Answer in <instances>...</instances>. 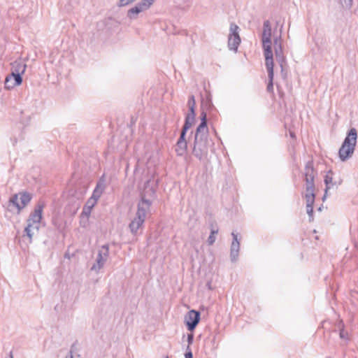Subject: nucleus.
<instances>
[{
    "instance_id": "nucleus-1",
    "label": "nucleus",
    "mask_w": 358,
    "mask_h": 358,
    "mask_svg": "<svg viewBox=\"0 0 358 358\" xmlns=\"http://www.w3.org/2000/svg\"><path fill=\"white\" fill-rule=\"evenodd\" d=\"M208 131L196 130L192 147V155L201 161L207 157L208 152Z\"/></svg>"
},
{
    "instance_id": "nucleus-2",
    "label": "nucleus",
    "mask_w": 358,
    "mask_h": 358,
    "mask_svg": "<svg viewBox=\"0 0 358 358\" xmlns=\"http://www.w3.org/2000/svg\"><path fill=\"white\" fill-rule=\"evenodd\" d=\"M357 138V132L355 128H351L347 134L338 151V155L342 162L349 159L353 154Z\"/></svg>"
},
{
    "instance_id": "nucleus-3",
    "label": "nucleus",
    "mask_w": 358,
    "mask_h": 358,
    "mask_svg": "<svg viewBox=\"0 0 358 358\" xmlns=\"http://www.w3.org/2000/svg\"><path fill=\"white\" fill-rule=\"evenodd\" d=\"M44 206L45 205L43 202H38L35 207L34 212L29 215V217L27 220V225L24 228V232L29 237L30 241L34 235L32 230L36 229L38 231L39 229V224L42 219V212Z\"/></svg>"
},
{
    "instance_id": "nucleus-4",
    "label": "nucleus",
    "mask_w": 358,
    "mask_h": 358,
    "mask_svg": "<svg viewBox=\"0 0 358 358\" xmlns=\"http://www.w3.org/2000/svg\"><path fill=\"white\" fill-rule=\"evenodd\" d=\"M31 199L32 194L26 191L14 194L9 199L8 204V210L12 211L13 209H16L17 213L19 214L21 210L30 203Z\"/></svg>"
},
{
    "instance_id": "nucleus-5",
    "label": "nucleus",
    "mask_w": 358,
    "mask_h": 358,
    "mask_svg": "<svg viewBox=\"0 0 358 358\" xmlns=\"http://www.w3.org/2000/svg\"><path fill=\"white\" fill-rule=\"evenodd\" d=\"M262 41L263 43L265 60L273 59V55L271 47V27L268 20H265L264 22Z\"/></svg>"
},
{
    "instance_id": "nucleus-6",
    "label": "nucleus",
    "mask_w": 358,
    "mask_h": 358,
    "mask_svg": "<svg viewBox=\"0 0 358 358\" xmlns=\"http://www.w3.org/2000/svg\"><path fill=\"white\" fill-rule=\"evenodd\" d=\"M106 187V180L104 175L102 176L98 180L95 189L93 191L92 196L87 200L86 206L92 208L96 201L102 195Z\"/></svg>"
},
{
    "instance_id": "nucleus-7",
    "label": "nucleus",
    "mask_w": 358,
    "mask_h": 358,
    "mask_svg": "<svg viewBox=\"0 0 358 358\" xmlns=\"http://www.w3.org/2000/svg\"><path fill=\"white\" fill-rule=\"evenodd\" d=\"M239 27L237 24L232 22L230 24L229 34L228 36V47L229 50L237 51L238 47L241 43V37L238 33Z\"/></svg>"
},
{
    "instance_id": "nucleus-8",
    "label": "nucleus",
    "mask_w": 358,
    "mask_h": 358,
    "mask_svg": "<svg viewBox=\"0 0 358 358\" xmlns=\"http://www.w3.org/2000/svg\"><path fill=\"white\" fill-rule=\"evenodd\" d=\"M108 245H103L99 250L96 263L92 266L91 270L99 271L105 264L108 257Z\"/></svg>"
},
{
    "instance_id": "nucleus-9",
    "label": "nucleus",
    "mask_w": 358,
    "mask_h": 358,
    "mask_svg": "<svg viewBox=\"0 0 358 358\" xmlns=\"http://www.w3.org/2000/svg\"><path fill=\"white\" fill-rule=\"evenodd\" d=\"M199 321L200 313L197 310H191L185 316V324L187 329L190 331H192L195 329Z\"/></svg>"
},
{
    "instance_id": "nucleus-10",
    "label": "nucleus",
    "mask_w": 358,
    "mask_h": 358,
    "mask_svg": "<svg viewBox=\"0 0 358 358\" xmlns=\"http://www.w3.org/2000/svg\"><path fill=\"white\" fill-rule=\"evenodd\" d=\"M22 83V75L19 74V73L11 72V73L6 78L4 83L5 88L10 90L15 86L20 85Z\"/></svg>"
},
{
    "instance_id": "nucleus-11",
    "label": "nucleus",
    "mask_w": 358,
    "mask_h": 358,
    "mask_svg": "<svg viewBox=\"0 0 358 358\" xmlns=\"http://www.w3.org/2000/svg\"><path fill=\"white\" fill-rule=\"evenodd\" d=\"M152 203V201L150 199L141 198L137 205V212L136 215H141V217L145 218L147 214L150 212Z\"/></svg>"
},
{
    "instance_id": "nucleus-12",
    "label": "nucleus",
    "mask_w": 358,
    "mask_h": 358,
    "mask_svg": "<svg viewBox=\"0 0 358 358\" xmlns=\"http://www.w3.org/2000/svg\"><path fill=\"white\" fill-rule=\"evenodd\" d=\"M280 40V37L274 38L273 45L276 61L280 64V66H282L285 65V57L283 55L282 46Z\"/></svg>"
},
{
    "instance_id": "nucleus-13",
    "label": "nucleus",
    "mask_w": 358,
    "mask_h": 358,
    "mask_svg": "<svg viewBox=\"0 0 358 358\" xmlns=\"http://www.w3.org/2000/svg\"><path fill=\"white\" fill-rule=\"evenodd\" d=\"M265 65L268 71V83L266 87V90L268 92H273V59L265 60Z\"/></svg>"
},
{
    "instance_id": "nucleus-14",
    "label": "nucleus",
    "mask_w": 358,
    "mask_h": 358,
    "mask_svg": "<svg viewBox=\"0 0 358 358\" xmlns=\"http://www.w3.org/2000/svg\"><path fill=\"white\" fill-rule=\"evenodd\" d=\"M145 218L141 217V215H136L130 222L129 227L130 229L131 232L133 234H136L137 231L141 228L143 224L145 222Z\"/></svg>"
},
{
    "instance_id": "nucleus-15",
    "label": "nucleus",
    "mask_w": 358,
    "mask_h": 358,
    "mask_svg": "<svg viewBox=\"0 0 358 358\" xmlns=\"http://www.w3.org/2000/svg\"><path fill=\"white\" fill-rule=\"evenodd\" d=\"M155 194V189L151 185V180H148L144 184V189L141 192V199H150Z\"/></svg>"
},
{
    "instance_id": "nucleus-16",
    "label": "nucleus",
    "mask_w": 358,
    "mask_h": 358,
    "mask_svg": "<svg viewBox=\"0 0 358 358\" xmlns=\"http://www.w3.org/2000/svg\"><path fill=\"white\" fill-rule=\"evenodd\" d=\"M333 171L329 170L324 176V182L326 185V193L328 192V190L331 187H333L335 185L337 187L338 185H340V182L337 183L336 182L333 181Z\"/></svg>"
},
{
    "instance_id": "nucleus-17",
    "label": "nucleus",
    "mask_w": 358,
    "mask_h": 358,
    "mask_svg": "<svg viewBox=\"0 0 358 358\" xmlns=\"http://www.w3.org/2000/svg\"><path fill=\"white\" fill-rule=\"evenodd\" d=\"M200 117H201V122L199 124V126L197 127V128L196 129V130L208 131V128L207 126L208 117H207L206 112L204 110H202L201 112Z\"/></svg>"
},
{
    "instance_id": "nucleus-18",
    "label": "nucleus",
    "mask_w": 358,
    "mask_h": 358,
    "mask_svg": "<svg viewBox=\"0 0 358 358\" xmlns=\"http://www.w3.org/2000/svg\"><path fill=\"white\" fill-rule=\"evenodd\" d=\"M12 65V72L19 73L20 75H22L24 73L27 67V65L22 62L15 61Z\"/></svg>"
},
{
    "instance_id": "nucleus-19",
    "label": "nucleus",
    "mask_w": 358,
    "mask_h": 358,
    "mask_svg": "<svg viewBox=\"0 0 358 358\" xmlns=\"http://www.w3.org/2000/svg\"><path fill=\"white\" fill-rule=\"evenodd\" d=\"M187 149V143L177 142L176 144L175 152L178 156H183Z\"/></svg>"
},
{
    "instance_id": "nucleus-20",
    "label": "nucleus",
    "mask_w": 358,
    "mask_h": 358,
    "mask_svg": "<svg viewBox=\"0 0 358 358\" xmlns=\"http://www.w3.org/2000/svg\"><path fill=\"white\" fill-rule=\"evenodd\" d=\"M240 243H231L230 257L231 262H236L237 260L239 253Z\"/></svg>"
},
{
    "instance_id": "nucleus-21",
    "label": "nucleus",
    "mask_w": 358,
    "mask_h": 358,
    "mask_svg": "<svg viewBox=\"0 0 358 358\" xmlns=\"http://www.w3.org/2000/svg\"><path fill=\"white\" fill-rule=\"evenodd\" d=\"M210 234L208 238V245H213L215 241V235L218 234V227L217 226L214 227L213 224H210Z\"/></svg>"
},
{
    "instance_id": "nucleus-22",
    "label": "nucleus",
    "mask_w": 358,
    "mask_h": 358,
    "mask_svg": "<svg viewBox=\"0 0 358 358\" xmlns=\"http://www.w3.org/2000/svg\"><path fill=\"white\" fill-rule=\"evenodd\" d=\"M315 176L305 177L306 192H314L315 190Z\"/></svg>"
},
{
    "instance_id": "nucleus-23",
    "label": "nucleus",
    "mask_w": 358,
    "mask_h": 358,
    "mask_svg": "<svg viewBox=\"0 0 358 358\" xmlns=\"http://www.w3.org/2000/svg\"><path fill=\"white\" fill-rule=\"evenodd\" d=\"M155 1V0H141L136 5L138 6V8L142 10V11H144L149 9Z\"/></svg>"
},
{
    "instance_id": "nucleus-24",
    "label": "nucleus",
    "mask_w": 358,
    "mask_h": 358,
    "mask_svg": "<svg viewBox=\"0 0 358 358\" xmlns=\"http://www.w3.org/2000/svg\"><path fill=\"white\" fill-rule=\"evenodd\" d=\"M141 12H143L142 10L139 8L138 6L135 5L128 10L127 17L131 20L136 19L137 15Z\"/></svg>"
},
{
    "instance_id": "nucleus-25",
    "label": "nucleus",
    "mask_w": 358,
    "mask_h": 358,
    "mask_svg": "<svg viewBox=\"0 0 358 358\" xmlns=\"http://www.w3.org/2000/svg\"><path fill=\"white\" fill-rule=\"evenodd\" d=\"M305 197L306 201V207H313L315 199V194L314 192H306Z\"/></svg>"
},
{
    "instance_id": "nucleus-26",
    "label": "nucleus",
    "mask_w": 358,
    "mask_h": 358,
    "mask_svg": "<svg viewBox=\"0 0 358 358\" xmlns=\"http://www.w3.org/2000/svg\"><path fill=\"white\" fill-rule=\"evenodd\" d=\"M313 163L312 161H308L305 166V177L315 176L314 174Z\"/></svg>"
},
{
    "instance_id": "nucleus-27",
    "label": "nucleus",
    "mask_w": 358,
    "mask_h": 358,
    "mask_svg": "<svg viewBox=\"0 0 358 358\" xmlns=\"http://www.w3.org/2000/svg\"><path fill=\"white\" fill-rule=\"evenodd\" d=\"M195 122V118L185 116L184 126L190 129Z\"/></svg>"
},
{
    "instance_id": "nucleus-28",
    "label": "nucleus",
    "mask_w": 358,
    "mask_h": 358,
    "mask_svg": "<svg viewBox=\"0 0 358 358\" xmlns=\"http://www.w3.org/2000/svg\"><path fill=\"white\" fill-rule=\"evenodd\" d=\"M353 0H341V3L344 8L350 9L352 6Z\"/></svg>"
},
{
    "instance_id": "nucleus-29",
    "label": "nucleus",
    "mask_w": 358,
    "mask_h": 358,
    "mask_svg": "<svg viewBox=\"0 0 358 358\" xmlns=\"http://www.w3.org/2000/svg\"><path fill=\"white\" fill-rule=\"evenodd\" d=\"M188 108H189V112L186 114V116L195 118V117H196V113H195L196 106H192L191 107H188Z\"/></svg>"
},
{
    "instance_id": "nucleus-30",
    "label": "nucleus",
    "mask_w": 358,
    "mask_h": 358,
    "mask_svg": "<svg viewBox=\"0 0 358 358\" xmlns=\"http://www.w3.org/2000/svg\"><path fill=\"white\" fill-rule=\"evenodd\" d=\"M306 212L309 217V222H311L314 220L313 217V207L308 208L306 207Z\"/></svg>"
},
{
    "instance_id": "nucleus-31",
    "label": "nucleus",
    "mask_w": 358,
    "mask_h": 358,
    "mask_svg": "<svg viewBox=\"0 0 358 358\" xmlns=\"http://www.w3.org/2000/svg\"><path fill=\"white\" fill-rule=\"evenodd\" d=\"M91 210L92 208L88 207L87 206H85L84 208H83V212L81 213V216H86L87 217H89V215H90L91 213Z\"/></svg>"
},
{
    "instance_id": "nucleus-32",
    "label": "nucleus",
    "mask_w": 358,
    "mask_h": 358,
    "mask_svg": "<svg viewBox=\"0 0 358 358\" xmlns=\"http://www.w3.org/2000/svg\"><path fill=\"white\" fill-rule=\"evenodd\" d=\"M187 106H188V107H191L192 106H196V101H195V97L194 95H190L189 96V99L187 101Z\"/></svg>"
},
{
    "instance_id": "nucleus-33",
    "label": "nucleus",
    "mask_w": 358,
    "mask_h": 358,
    "mask_svg": "<svg viewBox=\"0 0 358 358\" xmlns=\"http://www.w3.org/2000/svg\"><path fill=\"white\" fill-rule=\"evenodd\" d=\"M136 0H120L118 5L120 6H127V5L129 4V3H133Z\"/></svg>"
},
{
    "instance_id": "nucleus-34",
    "label": "nucleus",
    "mask_w": 358,
    "mask_h": 358,
    "mask_svg": "<svg viewBox=\"0 0 358 358\" xmlns=\"http://www.w3.org/2000/svg\"><path fill=\"white\" fill-rule=\"evenodd\" d=\"M339 336H340V338H342V339H347L348 338V333L347 331H345L344 330L343 327L340 330Z\"/></svg>"
},
{
    "instance_id": "nucleus-35",
    "label": "nucleus",
    "mask_w": 358,
    "mask_h": 358,
    "mask_svg": "<svg viewBox=\"0 0 358 358\" xmlns=\"http://www.w3.org/2000/svg\"><path fill=\"white\" fill-rule=\"evenodd\" d=\"M185 358H193L192 350L189 346L187 347L186 352L185 353Z\"/></svg>"
},
{
    "instance_id": "nucleus-36",
    "label": "nucleus",
    "mask_w": 358,
    "mask_h": 358,
    "mask_svg": "<svg viewBox=\"0 0 358 358\" xmlns=\"http://www.w3.org/2000/svg\"><path fill=\"white\" fill-rule=\"evenodd\" d=\"M177 142H181V143H187L186 141V135L185 134H180V137L178 139Z\"/></svg>"
},
{
    "instance_id": "nucleus-37",
    "label": "nucleus",
    "mask_w": 358,
    "mask_h": 358,
    "mask_svg": "<svg viewBox=\"0 0 358 358\" xmlns=\"http://www.w3.org/2000/svg\"><path fill=\"white\" fill-rule=\"evenodd\" d=\"M193 341H194V336L192 334H189L187 335V343H188V345L189 347V345H191L192 343H193Z\"/></svg>"
},
{
    "instance_id": "nucleus-38",
    "label": "nucleus",
    "mask_w": 358,
    "mask_h": 358,
    "mask_svg": "<svg viewBox=\"0 0 358 358\" xmlns=\"http://www.w3.org/2000/svg\"><path fill=\"white\" fill-rule=\"evenodd\" d=\"M231 236L233 237V241H232V243H239V241L238 239V235L236 234H235L234 232H232L231 233Z\"/></svg>"
},
{
    "instance_id": "nucleus-39",
    "label": "nucleus",
    "mask_w": 358,
    "mask_h": 358,
    "mask_svg": "<svg viewBox=\"0 0 358 358\" xmlns=\"http://www.w3.org/2000/svg\"><path fill=\"white\" fill-rule=\"evenodd\" d=\"M231 236L233 237V241H232V243H239V241L238 239V235L236 234H235L234 232H232L231 233Z\"/></svg>"
},
{
    "instance_id": "nucleus-40",
    "label": "nucleus",
    "mask_w": 358,
    "mask_h": 358,
    "mask_svg": "<svg viewBox=\"0 0 358 358\" xmlns=\"http://www.w3.org/2000/svg\"><path fill=\"white\" fill-rule=\"evenodd\" d=\"M281 68V76L283 79H285L287 78V72L285 71V69L284 67V65L280 66Z\"/></svg>"
},
{
    "instance_id": "nucleus-41",
    "label": "nucleus",
    "mask_w": 358,
    "mask_h": 358,
    "mask_svg": "<svg viewBox=\"0 0 358 358\" xmlns=\"http://www.w3.org/2000/svg\"><path fill=\"white\" fill-rule=\"evenodd\" d=\"M189 129V128H187V127H185V126H184V125H183V126H182V129H181L180 134H185V135H186V134H187V131H188Z\"/></svg>"
},
{
    "instance_id": "nucleus-42",
    "label": "nucleus",
    "mask_w": 358,
    "mask_h": 358,
    "mask_svg": "<svg viewBox=\"0 0 358 358\" xmlns=\"http://www.w3.org/2000/svg\"><path fill=\"white\" fill-rule=\"evenodd\" d=\"M65 358H73L72 352L70 351L69 353L66 356Z\"/></svg>"
},
{
    "instance_id": "nucleus-43",
    "label": "nucleus",
    "mask_w": 358,
    "mask_h": 358,
    "mask_svg": "<svg viewBox=\"0 0 358 358\" xmlns=\"http://www.w3.org/2000/svg\"><path fill=\"white\" fill-rule=\"evenodd\" d=\"M327 193H326V189H324V196L322 197V201H324L326 198H327Z\"/></svg>"
},
{
    "instance_id": "nucleus-44",
    "label": "nucleus",
    "mask_w": 358,
    "mask_h": 358,
    "mask_svg": "<svg viewBox=\"0 0 358 358\" xmlns=\"http://www.w3.org/2000/svg\"><path fill=\"white\" fill-rule=\"evenodd\" d=\"M290 136H291L292 138H295V134H294V133H293V132H290Z\"/></svg>"
},
{
    "instance_id": "nucleus-45",
    "label": "nucleus",
    "mask_w": 358,
    "mask_h": 358,
    "mask_svg": "<svg viewBox=\"0 0 358 358\" xmlns=\"http://www.w3.org/2000/svg\"><path fill=\"white\" fill-rule=\"evenodd\" d=\"M10 358H13L12 352H10Z\"/></svg>"
},
{
    "instance_id": "nucleus-46",
    "label": "nucleus",
    "mask_w": 358,
    "mask_h": 358,
    "mask_svg": "<svg viewBox=\"0 0 358 358\" xmlns=\"http://www.w3.org/2000/svg\"><path fill=\"white\" fill-rule=\"evenodd\" d=\"M207 285L208 286V288H209V289H211V287H210V282H208Z\"/></svg>"
},
{
    "instance_id": "nucleus-47",
    "label": "nucleus",
    "mask_w": 358,
    "mask_h": 358,
    "mask_svg": "<svg viewBox=\"0 0 358 358\" xmlns=\"http://www.w3.org/2000/svg\"><path fill=\"white\" fill-rule=\"evenodd\" d=\"M13 82H14V81L12 80V81H11V82H8V85H12V83H13Z\"/></svg>"
},
{
    "instance_id": "nucleus-48",
    "label": "nucleus",
    "mask_w": 358,
    "mask_h": 358,
    "mask_svg": "<svg viewBox=\"0 0 358 358\" xmlns=\"http://www.w3.org/2000/svg\"><path fill=\"white\" fill-rule=\"evenodd\" d=\"M65 257H69V255H67V254H65Z\"/></svg>"
},
{
    "instance_id": "nucleus-49",
    "label": "nucleus",
    "mask_w": 358,
    "mask_h": 358,
    "mask_svg": "<svg viewBox=\"0 0 358 358\" xmlns=\"http://www.w3.org/2000/svg\"><path fill=\"white\" fill-rule=\"evenodd\" d=\"M318 210H319V211L322 210V207H320V208H318Z\"/></svg>"
}]
</instances>
